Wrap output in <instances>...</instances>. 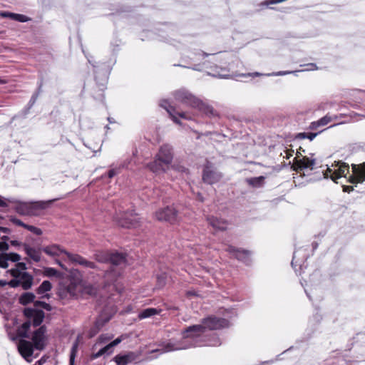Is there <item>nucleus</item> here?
Instances as JSON below:
<instances>
[{"label": "nucleus", "mask_w": 365, "mask_h": 365, "mask_svg": "<svg viewBox=\"0 0 365 365\" xmlns=\"http://www.w3.org/2000/svg\"><path fill=\"white\" fill-rule=\"evenodd\" d=\"M320 125H319L318 121H314V122L311 123V124L309 125V128L312 130H315Z\"/></svg>", "instance_id": "obj_52"}, {"label": "nucleus", "mask_w": 365, "mask_h": 365, "mask_svg": "<svg viewBox=\"0 0 365 365\" xmlns=\"http://www.w3.org/2000/svg\"><path fill=\"white\" fill-rule=\"evenodd\" d=\"M113 346L110 345V344H107L103 348L101 349L98 352L94 353L92 354L91 358L93 359H97L101 357V356L104 354L109 355L113 353Z\"/></svg>", "instance_id": "obj_30"}, {"label": "nucleus", "mask_w": 365, "mask_h": 365, "mask_svg": "<svg viewBox=\"0 0 365 365\" xmlns=\"http://www.w3.org/2000/svg\"><path fill=\"white\" fill-rule=\"evenodd\" d=\"M148 168L153 173H159L161 172H165L169 166L165 165L155 157V160L148 164Z\"/></svg>", "instance_id": "obj_24"}, {"label": "nucleus", "mask_w": 365, "mask_h": 365, "mask_svg": "<svg viewBox=\"0 0 365 365\" xmlns=\"http://www.w3.org/2000/svg\"><path fill=\"white\" fill-rule=\"evenodd\" d=\"M291 72H289V71H284V72H277V73H275V76H282V75H284V74H287V73H290Z\"/></svg>", "instance_id": "obj_63"}, {"label": "nucleus", "mask_w": 365, "mask_h": 365, "mask_svg": "<svg viewBox=\"0 0 365 365\" xmlns=\"http://www.w3.org/2000/svg\"><path fill=\"white\" fill-rule=\"evenodd\" d=\"M13 269H17L19 272H26L27 267L24 262H18L16 264V267Z\"/></svg>", "instance_id": "obj_41"}, {"label": "nucleus", "mask_w": 365, "mask_h": 365, "mask_svg": "<svg viewBox=\"0 0 365 365\" xmlns=\"http://www.w3.org/2000/svg\"><path fill=\"white\" fill-rule=\"evenodd\" d=\"M173 168H175V170H178V171H180V172H185V168H183V167H175V166H173Z\"/></svg>", "instance_id": "obj_60"}, {"label": "nucleus", "mask_w": 365, "mask_h": 365, "mask_svg": "<svg viewBox=\"0 0 365 365\" xmlns=\"http://www.w3.org/2000/svg\"><path fill=\"white\" fill-rule=\"evenodd\" d=\"M204 326L201 324L192 325L182 331V339L180 341H170L163 345L160 349L162 353L173 351L186 349L195 346L220 345V339L216 334H212L207 341L203 340Z\"/></svg>", "instance_id": "obj_1"}, {"label": "nucleus", "mask_w": 365, "mask_h": 365, "mask_svg": "<svg viewBox=\"0 0 365 365\" xmlns=\"http://www.w3.org/2000/svg\"><path fill=\"white\" fill-rule=\"evenodd\" d=\"M264 180V178L263 176L256 177V178H251L246 179V182L253 186V187H260L263 185Z\"/></svg>", "instance_id": "obj_34"}, {"label": "nucleus", "mask_w": 365, "mask_h": 365, "mask_svg": "<svg viewBox=\"0 0 365 365\" xmlns=\"http://www.w3.org/2000/svg\"><path fill=\"white\" fill-rule=\"evenodd\" d=\"M8 272L13 277L9 282V286L16 288L19 286L24 290L30 289L34 284V276L29 272H19L17 269H9Z\"/></svg>", "instance_id": "obj_5"}, {"label": "nucleus", "mask_w": 365, "mask_h": 365, "mask_svg": "<svg viewBox=\"0 0 365 365\" xmlns=\"http://www.w3.org/2000/svg\"><path fill=\"white\" fill-rule=\"evenodd\" d=\"M8 240H9V237L8 236H3L0 239V242H7Z\"/></svg>", "instance_id": "obj_62"}, {"label": "nucleus", "mask_w": 365, "mask_h": 365, "mask_svg": "<svg viewBox=\"0 0 365 365\" xmlns=\"http://www.w3.org/2000/svg\"><path fill=\"white\" fill-rule=\"evenodd\" d=\"M37 98H38V93H35L31 96V100H30V103L31 106L35 103Z\"/></svg>", "instance_id": "obj_55"}, {"label": "nucleus", "mask_w": 365, "mask_h": 365, "mask_svg": "<svg viewBox=\"0 0 365 365\" xmlns=\"http://www.w3.org/2000/svg\"><path fill=\"white\" fill-rule=\"evenodd\" d=\"M46 327H40L36 329L32 336L31 340L34 348L37 350H43L46 345Z\"/></svg>", "instance_id": "obj_12"}, {"label": "nucleus", "mask_w": 365, "mask_h": 365, "mask_svg": "<svg viewBox=\"0 0 365 365\" xmlns=\"http://www.w3.org/2000/svg\"><path fill=\"white\" fill-rule=\"evenodd\" d=\"M122 341V336L118 337L115 340H113L112 342H110V345L113 346V348L115 346H117L118 344H120Z\"/></svg>", "instance_id": "obj_48"}, {"label": "nucleus", "mask_w": 365, "mask_h": 365, "mask_svg": "<svg viewBox=\"0 0 365 365\" xmlns=\"http://www.w3.org/2000/svg\"><path fill=\"white\" fill-rule=\"evenodd\" d=\"M42 250L48 255L56 257L59 256L61 254H65L68 259L74 264H79L83 267L90 269H98V266L95 262H91L77 254H72L63 250L57 245H51L46 246Z\"/></svg>", "instance_id": "obj_3"}, {"label": "nucleus", "mask_w": 365, "mask_h": 365, "mask_svg": "<svg viewBox=\"0 0 365 365\" xmlns=\"http://www.w3.org/2000/svg\"><path fill=\"white\" fill-rule=\"evenodd\" d=\"M1 232L8 234L10 232V230L7 227H0V232ZM9 246L7 242H0V251H1V252L6 251L9 250Z\"/></svg>", "instance_id": "obj_36"}, {"label": "nucleus", "mask_w": 365, "mask_h": 365, "mask_svg": "<svg viewBox=\"0 0 365 365\" xmlns=\"http://www.w3.org/2000/svg\"><path fill=\"white\" fill-rule=\"evenodd\" d=\"M26 254L34 262H38L41 260V250L31 247L26 243L23 245Z\"/></svg>", "instance_id": "obj_23"}, {"label": "nucleus", "mask_w": 365, "mask_h": 365, "mask_svg": "<svg viewBox=\"0 0 365 365\" xmlns=\"http://www.w3.org/2000/svg\"><path fill=\"white\" fill-rule=\"evenodd\" d=\"M175 99L191 108L197 109L208 116H217V113L214 108L193 96L185 89H180L174 93Z\"/></svg>", "instance_id": "obj_2"}, {"label": "nucleus", "mask_w": 365, "mask_h": 365, "mask_svg": "<svg viewBox=\"0 0 365 365\" xmlns=\"http://www.w3.org/2000/svg\"><path fill=\"white\" fill-rule=\"evenodd\" d=\"M352 190H354V187L352 186H349V185H344V186H343V191L344 192L349 193Z\"/></svg>", "instance_id": "obj_53"}, {"label": "nucleus", "mask_w": 365, "mask_h": 365, "mask_svg": "<svg viewBox=\"0 0 365 365\" xmlns=\"http://www.w3.org/2000/svg\"><path fill=\"white\" fill-rule=\"evenodd\" d=\"M110 338L109 337H106L104 335H101L98 338V340L100 342H104L107 340H109Z\"/></svg>", "instance_id": "obj_56"}, {"label": "nucleus", "mask_w": 365, "mask_h": 365, "mask_svg": "<svg viewBox=\"0 0 365 365\" xmlns=\"http://www.w3.org/2000/svg\"><path fill=\"white\" fill-rule=\"evenodd\" d=\"M81 290L80 281L76 279H70L61 285L58 295L61 299H70L76 297Z\"/></svg>", "instance_id": "obj_8"}, {"label": "nucleus", "mask_w": 365, "mask_h": 365, "mask_svg": "<svg viewBox=\"0 0 365 365\" xmlns=\"http://www.w3.org/2000/svg\"><path fill=\"white\" fill-rule=\"evenodd\" d=\"M0 16L3 18H9L19 22H26L29 19L23 14H14L9 11H1Z\"/></svg>", "instance_id": "obj_25"}, {"label": "nucleus", "mask_w": 365, "mask_h": 365, "mask_svg": "<svg viewBox=\"0 0 365 365\" xmlns=\"http://www.w3.org/2000/svg\"><path fill=\"white\" fill-rule=\"evenodd\" d=\"M8 266L9 263L6 253L0 254V267L2 268H7Z\"/></svg>", "instance_id": "obj_40"}, {"label": "nucleus", "mask_w": 365, "mask_h": 365, "mask_svg": "<svg viewBox=\"0 0 365 365\" xmlns=\"http://www.w3.org/2000/svg\"><path fill=\"white\" fill-rule=\"evenodd\" d=\"M44 272L45 274L48 277H54L56 276L58 273L56 269L51 267L46 268Z\"/></svg>", "instance_id": "obj_42"}, {"label": "nucleus", "mask_w": 365, "mask_h": 365, "mask_svg": "<svg viewBox=\"0 0 365 365\" xmlns=\"http://www.w3.org/2000/svg\"><path fill=\"white\" fill-rule=\"evenodd\" d=\"M24 314L28 319H30L34 327L39 326L45 317L42 310L29 307L24 309Z\"/></svg>", "instance_id": "obj_15"}, {"label": "nucleus", "mask_w": 365, "mask_h": 365, "mask_svg": "<svg viewBox=\"0 0 365 365\" xmlns=\"http://www.w3.org/2000/svg\"><path fill=\"white\" fill-rule=\"evenodd\" d=\"M304 252V250L302 248H299V250H296L294 252L293 258H292V260L291 262L292 267L297 266V265H299L301 267L302 262H305V260L307 259L306 254L303 255L302 258H299L301 254Z\"/></svg>", "instance_id": "obj_27"}, {"label": "nucleus", "mask_w": 365, "mask_h": 365, "mask_svg": "<svg viewBox=\"0 0 365 365\" xmlns=\"http://www.w3.org/2000/svg\"><path fill=\"white\" fill-rule=\"evenodd\" d=\"M10 221L14 223V225H18V226H21V227H23L25 228V226H26L27 224H25L24 222H23L21 220L15 217H11L10 218Z\"/></svg>", "instance_id": "obj_43"}, {"label": "nucleus", "mask_w": 365, "mask_h": 365, "mask_svg": "<svg viewBox=\"0 0 365 365\" xmlns=\"http://www.w3.org/2000/svg\"><path fill=\"white\" fill-rule=\"evenodd\" d=\"M352 175L349 177L348 181L351 183H361L365 181V163L357 165H351Z\"/></svg>", "instance_id": "obj_16"}, {"label": "nucleus", "mask_w": 365, "mask_h": 365, "mask_svg": "<svg viewBox=\"0 0 365 365\" xmlns=\"http://www.w3.org/2000/svg\"><path fill=\"white\" fill-rule=\"evenodd\" d=\"M272 4H274V0H269L267 1L262 3L263 5H266V6Z\"/></svg>", "instance_id": "obj_64"}, {"label": "nucleus", "mask_w": 365, "mask_h": 365, "mask_svg": "<svg viewBox=\"0 0 365 365\" xmlns=\"http://www.w3.org/2000/svg\"><path fill=\"white\" fill-rule=\"evenodd\" d=\"M51 288V283L48 280H45L38 287V289H36V292L38 294H44L46 292L50 291Z\"/></svg>", "instance_id": "obj_33"}, {"label": "nucleus", "mask_w": 365, "mask_h": 365, "mask_svg": "<svg viewBox=\"0 0 365 365\" xmlns=\"http://www.w3.org/2000/svg\"><path fill=\"white\" fill-rule=\"evenodd\" d=\"M10 243H11V245L12 246H14V247H19V246H21V245H22V246H23V245H24V244H22L21 242H19V241H18V240H11V241L10 242Z\"/></svg>", "instance_id": "obj_54"}, {"label": "nucleus", "mask_w": 365, "mask_h": 365, "mask_svg": "<svg viewBox=\"0 0 365 365\" xmlns=\"http://www.w3.org/2000/svg\"><path fill=\"white\" fill-rule=\"evenodd\" d=\"M207 220L209 225L216 230H225L228 225L227 220L214 216L207 217Z\"/></svg>", "instance_id": "obj_22"}, {"label": "nucleus", "mask_w": 365, "mask_h": 365, "mask_svg": "<svg viewBox=\"0 0 365 365\" xmlns=\"http://www.w3.org/2000/svg\"><path fill=\"white\" fill-rule=\"evenodd\" d=\"M41 307L43 308L47 311H51L52 309L51 306L49 304H47L46 302H43V303H41Z\"/></svg>", "instance_id": "obj_50"}, {"label": "nucleus", "mask_w": 365, "mask_h": 365, "mask_svg": "<svg viewBox=\"0 0 365 365\" xmlns=\"http://www.w3.org/2000/svg\"><path fill=\"white\" fill-rule=\"evenodd\" d=\"M226 251L230 253L233 257L237 258L238 260L243 262L246 264H250V263L251 262V255L250 252L247 250H238L230 245L227 247Z\"/></svg>", "instance_id": "obj_20"}, {"label": "nucleus", "mask_w": 365, "mask_h": 365, "mask_svg": "<svg viewBox=\"0 0 365 365\" xmlns=\"http://www.w3.org/2000/svg\"><path fill=\"white\" fill-rule=\"evenodd\" d=\"M244 76H252V77H256V76H270V74H263V73H258V72H255V73H249L247 74H244L243 75Z\"/></svg>", "instance_id": "obj_47"}, {"label": "nucleus", "mask_w": 365, "mask_h": 365, "mask_svg": "<svg viewBox=\"0 0 365 365\" xmlns=\"http://www.w3.org/2000/svg\"><path fill=\"white\" fill-rule=\"evenodd\" d=\"M56 199L47 201L19 202L15 210L21 215H38L41 210L48 207Z\"/></svg>", "instance_id": "obj_4"}, {"label": "nucleus", "mask_w": 365, "mask_h": 365, "mask_svg": "<svg viewBox=\"0 0 365 365\" xmlns=\"http://www.w3.org/2000/svg\"><path fill=\"white\" fill-rule=\"evenodd\" d=\"M34 345L31 342L25 339H21L18 344V350L20 354L27 361H31V357L34 353Z\"/></svg>", "instance_id": "obj_19"}, {"label": "nucleus", "mask_w": 365, "mask_h": 365, "mask_svg": "<svg viewBox=\"0 0 365 365\" xmlns=\"http://www.w3.org/2000/svg\"><path fill=\"white\" fill-rule=\"evenodd\" d=\"M226 251L230 253L233 257L237 258L238 260L243 262L246 264H250V263L251 262V255L250 252L247 250H238L230 245L227 247Z\"/></svg>", "instance_id": "obj_21"}, {"label": "nucleus", "mask_w": 365, "mask_h": 365, "mask_svg": "<svg viewBox=\"0 0 365 365\" xmlns=\"http://www.w3.org/2000/svg\"><path fill=\"white\" fill-rule=\"evenodd\" d=\"M318 135V133H307V138L309 140H312Z\"/></svg>", "instance_id": "obj_51"}, {"label": "nucleus", "mask_w": 365, "mask_h": 365, "mask_svg": "<svg viewBox=\"0 0 365 365\" xmlns=\"http://www.w3.org/2000/svg\"><path fill=\"white\" fill-rule=\"evenodd\" d=\"M6 256L7 257L8 261H11L14 262H18L21 259V256L17 253H6Z\"/></svg>", "instance_id": "obj_37"}, {"label": "nucleus", "mask_w": 365, "mask_h": 365, "mask_svg": "<svg viewBox=\"0 0 365 365\" xmlns=\"http://www.w3.org/2000/svg\"><path fill=\"white\" fill-rule=\"evenodd\" d=\"M115 220L118 225L125 228L136 227L140 222V218L133 210L118 213Z\"/></svg>", "instance_id": "obj_7"}, {"label": "nucleus", "mask_w": 365, "mask_h": 365, "mask_svg": "<svg viewBox=\"0 0 365 365\" xmlns=\"http://www.w3.org/2000/svg\"><path fill=\"white\" fill-rule=\"evenodd\" d=\"M119 170H120V168L110 170L108 173V178H112L113 177H114L115 175H117L119 173Z\"/></svg>", "instance_id": "obj_46"}, {"label": "nucleus", "mask_w": 365, "mask_h": 365, "mask_svg": "<svg viewBox=\"0 0 365 365\" xmlns=\"http://www.w3.org/2000/svg\"><path fill=\"white\" fill-rule=\"evenodd\" d=\"M307 133H299L295 135V139H305L307 138Z\"/></svg>", "instance_id": "obj_49"}, {"label": "nucleus", "mask_w": 365, "mask_h": 365, "mask_svg": "<svg viewBox=\"0 0 365 365\" xmlns=\"http://www.w3.org/2000/svg\"><path fill=\"white\" fill-rule=\"evenodd\" d=\"M299 155H302L301 152L297 151V157L294 158V163L292 165L291 168L297 171L307 168L312 170L316 163L315 160L309 159L307 157H303L302 158L298 160L297 158H299Z\"/></svg>", "instance_id": "obj_13"}, {"label": "nucleus", "mask_w": 365, "mask_h": 365, "mask_svg": "<svg viewBox=\"0 0 365 365\" xmlns=\"http://www.w3.org/2000/svg\"><path fill=\"white\" fill-rule=\"evenodd\" d=\"M317 121L320 126H324V125H327L329 122L331 121V117L329 116V115H326L325 116L322 117Z\"/></svg>", "instance_id": "obj_39"}, {"label": "nucleus", "mask_w": 365, "mask_h": 365, "mask_svg": "<svg viewBox=\"0 0 365 365\" xmlns=\"http://www.w3.org/2000/svg\"><path fill=\"white\" fill-rule=\"evenodd\" d=\"M25 229L28 230L29 231L33 232L36 235H42V230L40 228L36 227L35 226L26 225V226H25Z\"/></svg>", "instance_id": "obj_38"}, {"label": "nucleus", "mask_w": 365, "mask_h": 365, "mask_svg": "<svg viewBox=\"0 0 365 365\" xmlns=\"http://www.w3.org/2000/svg\"><path fill=\"white\" fill-rule=\"evenodd\" d=\"M31 324V322L30 321V319H29L28 321L23 323L22 325L18 329L19 336L24 337V338H28L29 337L28 331L30 329Z\"/></svg>", "instance_id": "obj_31"}, {"label": "nucleus", "mask_w": 365, "mask_h": 365, "mask_svg": "<svg viewBox=\"0 0 365 365\" xmlns=\"http://www.w3.org/2000/svg\"><path fill=\"white\" fill-rule=\"evenodd\" d=\"M78 344H79V336H78V338L76 339V340L75 341V342L73 343V344L71 347L70 359H69V365H74L75 358H76V354L78 352Z\"/></svg>", "instance_id": "obj_32"}, {"label": "nucleus", "mask_w": 365, "mask_h": 365, "mask_svg": "<svg viewBox=\"0 0 365 365\" xmlns=\"http://www.w3.org/2000/svg\"><path fill=\"white\" fill-rule=\"evenodd\" d=\"M307 66H309V68H307V70L313 71V70L317 69V66L314 63H310V64H308Z\"/></svg>", "instance_id": "obj_57"}, {"label": "nucleus", "mask_w": 365, "mask_h": 365, "mask_svg": "<svg viewBox=\"0 0 365 365\" xmlns=\"http://www.w3.org/2000/svg\"><path fill=\"white\" fill-rule=\"evenodd\" d=\"M9 202H10V200L6 199V198H4L3 197H1L0 195V207H6L8 206L9 205Z\"/></svg>", "instance_id": "obj_45"}, {"label": "nucleus", "mask_w": 365, "mask_h": 365, "mask_svg": "<svg viewBox=\"0 0 365 365\" xmlns=\"http://www.w3.org/2000/svg\"><path fill=\"white\" fill-rule=\"evenodd\" d=\"M158 280L160 284H164V277H163V276L158 277Z\"/></svg>", "instance_id": "obj_61"}, {"label": "nucleus", "mask_w": 365, "mask_h": 365, "mask_svg": "<svg viewBox=\"0 0 365 365\" xmlns=\"http://www.w3.org/2000/svg\"><path fill=\"white\" fill-rule=\"evenodd\" d=\"M160 312V309H158L155 308H148L142 312H140L138 314L139 319H145L150 317L154 316L155 314H158Z\"/></svg>", "instance_id": "obj_29"}, {"label": "nucleus", "mask_w": 365, "mask_h": 365, "mask_svg": "<svg viewBox=\"0 0 365 365\" xmlns=\"http://www.w3.org/2000/svg\"><path fill=\"white\" fill-rule=\"evenodd\" d=\"M41 303H43L41 301H35L34 302V309H36L37 307H41Z\"/></svg>", "instance_id": "obj_58"}, {"label": "nucleus", "mask_w": 365, "mask_h": 365, "mask_svg": "<svg viewBox=\"0 0 365 365\" xmlns=\"http://www.w3.org/2000/svg\"><path fill=\"white\" fill-rule=\"evenodd\" d=\"M5 285H9V282L0 279V287H4Z\"/></svg>", "instance_id": "obj_59"}, {"label": "nucleus", "mask_w": 365, "mask_h": 365, "mask_svg": "<svg viewBox=\"0 0 365 365\" xmlns=\"http://www.w3.org/2000/svg\"><path fill=\"white\" fill-rule=\"evenodd\" d=\"M155 217L158 221L168 222L170 224H174L178 220V211L173 206L160 208L155 212Z\"/></svg>", "instance_id": "obj_10"}, {"label": "nucleus", "mask_w": 365, "mask_h": 365, "mask_svg": "<svg viewBox=\"0 0 365 365\" xmlns=\"http://www.w3.org/2000/svg\"><path fill=\"white\" fill-rule=\"evenodd\" d=\"M94 258L101 263L110 262L112 267L124 266L126 264L125 255L118 252L98 251L95 253Z\"/></svg>", "instance_id": "obj_6"}, {"label": "nucleus", "mask_w": 365, "mask_h": 365, "mask_svg": "<svg viewBox=\"0 0 365 365\" xmlns=\"http://www.w3.org/2000/svg\"><path fill=\"white\" fill-rule=\"evenodd\" d=\"M113 360L117 365H127L128 363H130L134 360V354L133 353H129L125 355H116Z\"/></svg>", "instance_id": "obj_26"}, {"label": "nucleus", "mask_w": 365, "mask_h": 365, "mask_svg": "<svg viewBox=\"0 0 365 365\" xmlns=\"http://www.w3.org/2000/svg\"><path fill=\"white\" fill-rule=\"evenodd\" d=\"M160 106L163 107L167 110L173 120L177 124H181L180 121L177 118V115L184 119H191V117L188 116L186 113L177 112L175 108L170 106L167 101H162L160 103Z\"/></svg>", "instance_id": "obj_18"}, {"label": "nucleus", "mask_w": 365, "mask_h": 365, "mask_svg": "<svg viewBox=\"0 0 365 365\" xmlns=\"http://www.w3.org/2000/svg\"><path fill=\"white\" fill-rule=\"evenodd\" d=\"M201 324L204 326V331L216 330L222 328H227L230 326L228 320L222 318H219L215 316H210L207 318L202 319Z\"/></svg>", "instance_id": "obj_11"}, {"label": "nucleus", "mask_w": 365, "mask_h": 365, "mask_svg": "<svg viewBox=\"0 0 365 365\" xmlns=\"http://www.w3.org/2000/svg\"><path fill=\"white\" fill-rule=\"evenodd\" d=\"M349 173V166L347 163L335 161L331 165V168H327L324 173V178H331L333 181L336 182V180L341 177H346Z\"/></svg>", "instance_id": "obj_9"}, {"label": "nucleus", "mask_w": 365, "mask_h": 365, "mask_svg": "<svg viewBox=\"0 0 365 365\" xmlns=\"http://www.w3.org/2000/svg\"><path fill=\"white\" fill-rule=\"evenodd\" d=\"M222 177V174L214 169L210 164L205 165L202 175V180L205 182L212 185L219 182Z\"/></svg>", "instance_id": "obj_14"}, {"label": "nucleus", "mask_w": 365, "mask_h": 365, "mask_svg": "<svg viewBox=\"0 0 365 365\" xmlns=\"http://www.w3.org/2000/svg\"><path fill=\"white\" fill-rule=\"evenodd\" d=\"M119 274H120V272L118 270L115 269L113 267H112L111 270L106 271L105 277L111 283V282H113L116 279L117 276Z\"/></svg>", "instance_id": "obj_35"}, {"label": "nucleus", "mask_w": 365, "mask_h": 365, "mask_svg": "<svg viewBox=\"0 0 365 365\" xmlns=\"http://www.w3.org/2000/svg\"><path fill=\"white\" fill-rule=\"evenodd\" d=\"M284 153H285V155H283V158H287V159H289L291 156L293 155V153H294V150L292 149H288V148H286L284 150Z\"/></svg>", "instance_id": "obj_44"}, {"label": "nucleus", "mask_w": 365, "mask_h": 365, "mask_svg": "<svg viewBox=\"0 0 365 365\" xmlns=\"http://www.w3.org/2000/svg\"><path fill=\"white\" fill-rule=\"evenodd\" d=\"M35 298L36 296L34 294L31 292H24L20 296L19 302L22 305H26L31 302H34Z\"/></svg>", "instance_id": "obj_28"}, {"label": "nucleus", "mask_w": 365, "mask_h": 365, "mask_svg": "<svg viewBox=\"0 0 365 365\" xmlns=\"http://www.w3.org/2000/svg\"><path fill=\"white\" fill-rule=\"evenodd\" d=\"M155 157L158 160L170 166L173 158L172 147L168 144L163 145Z\"/></svg>", "instance_id": "obj_17"}]
</instances>
